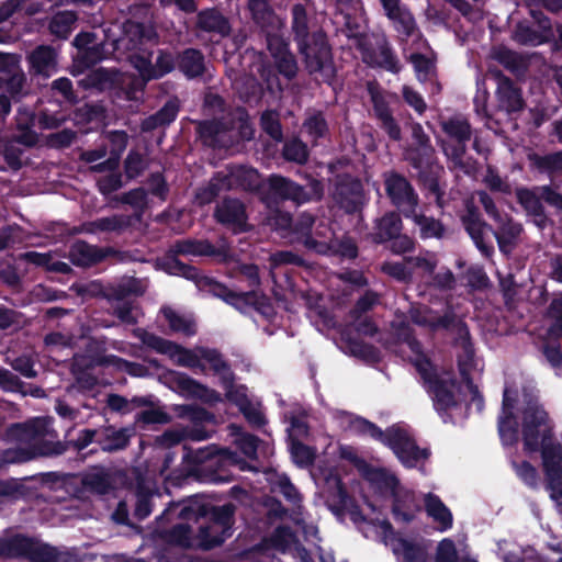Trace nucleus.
I'll use <instances>...</instances> for the list:
<instances>
[{"instance_id":"f257e3e1","label":"nucleus","mask_w":562,"mask_h":562,"mask_svg":"<svg viewBox=\"0 0 562 562\" xmlns=\"http://www.w3.org/2000/svg\"><path fill=\"white\" fill-rule=\"evenodd\" d=\"M218 255L220 250L207 239L182 238L175 240L165 254L157 258L156 267L167 274L182 277L194 282L198 289L210 292L241 313L252 308L266 317L271 316L273 306L265 293L255 290L235 292L224 283L201 274L199 268L179 259L181 256L214 257Z\"/></svg>"},{"instance_id":"f03ea898","label":"nucleus","mask_w":562,"mask_h":562,"mask_svg":"<svg viewBox=\"0 0 562 562\" xmlns=\"http://www.w3.org/2000/svg\"><path fill=\"white\" fill-rule=\"evenodd\" d=\"M42 432L34 422L13 423L4 431V439L10 442L32 443L29 448L7 449L2 459L8 463H22L36 457L59 456L65 452L60 442L40 439Z\"/></svg>"},{"instance_id":"7ed1b4c3","label":"nucleus","mask_w":562,"mask_h":562,"mask_svg":"<svg viewBox=\"0 0 562 562\" xmlns=\"http://www.w3.org/2000/svg\"><path fill=\"white\" fill-rule=\"evenodd\" d=\"M366 427L364 436L390 448L405 468L413 469L419 461L426 460L430 456L428 449L420 448L411 434L398 425H392L382 430L376 424L370 422V424H366Z\"/></svg>"},{"instance_id":"20e7f679","label":"nucleus","mask_w":562,"mask_h":562,"mask_svg":"<svg viewBox=\"0 0 562 562\" xmlns=\"http://www.w3.org/2000/svg\"><path fill=\"white\" fill-rule=\"evenodd\" d=\"M297 53L308 75H319L322 81L331 85L336 77L333 47L327 33L313 32L312 35L295 44Z\"/></svg>"},{"instance_id":"39448f33","label":"nucleus","mask_w":562,"mask_h":562,"mask_svg":"<svg viewBox=\"0 0 562 562\" xmlns=\"http://www.w3.org/2000/svg\"><path fill=\"white\" fill-rule=\"evenodd\" d=\"M355 47L361 55V60L369 68L382 69L397 75L402 71L401 60L385 35L369 36L366 33H351Z\"/></svg>"},{"instance_id":"423d86ee","label":"nucleus","mask_w":562,"mask_h":562,"mask_svg":"<svg viewBox=\"0 0 562 562\" xmlns=\"http://www.w3.org/2000/svg\"><path fill=\"white\" fill-rule=\"evenodd\" d=\"M323 196V182L312 176H307L306 186L277 173L270 175L267 180V199L274 202L291 201L295 205H303L318 202Z\"/></svg>"},{"instance_id":"0eeeda50","label":"nucleus","mask_w":562,"mask_h":562,"mask_svg":"<svg viewBox=\"0 0 562 562\" xmlns=\"http://www.w3.org/2000/svg\"><path fill=\"white\" fill-rule=\"evenodd\" d=\"M554 425L548 412L537 402H528L521 411V439L526 453H536L554 439Z\"/></svg>"},{"instance_id":"6e6552de","label":"nucleus","mask_w":562,"mask_h":562,"mask_svg":"<svg viewBox=\"0 0 562 562\" xmlns=\"http://www.w3.org/2000/svg\"><path fill=\"white\" fill-rule=\"evenodd\" d=\"M157 41L158 34L153 26L128 19L122 24V33L113 42V48L133 67L134 57L146 56Z\"/></svg>"},{"instance_id":"1a4fd4ad","label":"nucleus","mask_w":562,"mask_h":562,"mask_svg":"<svg viewBox=\"0 0 562 562\" xmlns=\"http://www.w3.org/2000/svg\"><path fill=\"white\" fill-rule=\"evenodd\" d=\"M403 228L401 213L390 211L374 221L369 238L374 245L389 244L387 248L395 255L407 254L415 249V240Z\"/></svg>"},{"instance_id":"9d476101","label":"nucleus","mask_w":562,"mask_h":562,"mask_svg":"<svg viewBox=\"0 0 562 562\" xmlns=\"http://www.w3.org/2000/svg\"><path fill=\"white\" fill-rule=\"evenodd\" d=\"M440 127L446 139L441 142V148L453 167L467 171L464 156L468 143L472 138V126L469 120L462 115H453L440 121Z\"/></svg>"},{"instance_id":"9b49d317","label":"nucleus","mask_w":562,"mask_h":562,"mask_svg":"<svg viewBox=\"0 0 562 562\" xmlns=\"http://www.w3.org/2000/svg\"><path fill=\"white\" fill-rule=\"evenodd\" d=\"M417 372L422 376L425 387L432 398L434 407L440 416L459 406L453 392L457 384L454 379H441L435 366L425 359L417 363Z\"/></svg>"},{"instance_id":"f8f14e48","label":"nucleus","mask_w":562,"mask_h":562,"mask_svg":"<svg viewBox=\"0 0 562 562\" xmlns=\"http://www.w3.org/2000/svg\"><path fill=\"white\" fill-rule=\"evenodd\" d=\"M384 190L390 202L405 217L417 209L419 196L409 180L402 173L391 170L383 173Z\"/></svg>"},{"instance_id":"ddd939ff","label":"nucleus","mask_w":562,"mask_h":562,"mask_svg":"<svg viewBox=\"0 0 562 562\" xmlns=\"http://www.w3.org/2000/svg\"><path fill=\"white\" fill-rule=\"evenodd\" d=\"M154 47L146 56H135L133 68L138 72L139 78L145 82L158 80L177 69V53L166 48L157 49L155 63H153Z\"/></svg>"},{"instance_id":"4468645a","label":"nucleus","mask_w":562,"mask_h":562,"mask_svg":"<svg viewBox=\"0 0 562 562\" xmlns=\"http://www.w3.org/2000/svg\"><path fill=\"white\" fill-rule=\"evenodd\" d=\"M538 452H541L547 488L551 498L558 501L562 498V445L551 439Z\"/></svg>"},{"instance_id":"2eb2a0df","label":"nucleus","mask_w":562,"mask_h":562,"mask_svg":"<svg viewBox=\"0 0 562 562\" xmlns=\"http://www.w3.org/2000/svg\"><path fill=\"white\" fill-rule=\"evenodd\" d=\"M136 336L146 347L155 350L158 353L168 355L170 357L178 355L179 358L177 363L179 366L189 368L200 367L199 357L192 350L187 349L177 342L165 339L145 329H137Z\"/></svg>"},{"instance_id":"dca6fc26","label":"nucleus","mask_w":562,"mask_h":562,"mask_svg":"<svg viewBox=\"0 0 562 562\" xmlns=\"http://www.w3.org/2000/svg\"><path fill=\"white\" fill-rule=\"evenodd\" d=\"M461 222L481 254L485 257L492 256L494 246L491 241L485 240V231H492V225L482 218L479 209L473 203L467 204L465 214L461 216Z\"/></svg>"},{"instance_id":"f3484780","label":"nucleus","mask_w":562,"mask_h":562,"mask_svg":"<svg viewBox=\"0 0 562 562\" xmlns=\"http://www.w3.org/2000/svg\"><path fill=\"white\" fill-rule=\"evenodd\" d=\"M488 75L496 81V98L498 108L507 113L518 112L524 109L525 102L521 90L514 81L497 68H490Z\"/></svg>"},{"instance_id":"a211bd4d","label":"nucleus","mask_w":562,"mask_h":562,"mask_svg":"<svg viewBox=\"0 0 562 562\" xmlns=\"http://www.w3.org/2000/svg\"><path fill=\"white\" fill-rule=\"evenodd\" d=\"M117 254L119 250L113 247H99L86 240L78 239L70 245L68 258L70 262L77 267L89 268Z\"/></svg>"},{"instance_id":"6ab92c4d","label":"nucleus","mask_w":562,"mask_h":562,"mask_svg":"<svg viewBox=\"0 0 562 562\" xmlns=\"http://www.w3.org/2000/svg\"><path fill=\"white\" fill-rule=\"evenodd\" d=\"M363 187L361 181L350 173L336 176L334 195L339 205L349 214L359 210Z\"/></svg>"},{"instance_id":"aec40b11","label":"nucleus","mask_w":562,"mask_h":562,"mask_svg":"<svg viewBox=\"0 0 562 562\" xmlns=\"http://www.w3.org/2000/svg\"><path fill=\"white\" fill-rule=\"evenodd\" d=\"M268 49L273 59V64L268 66L274 68L288 81L293 80L297 76L299 67L289 45L279 37H268Z\"/></svg>"},{"instance_id":"412c9836","label":"nucleus","mask_w":562,"mask_h":562,"mask_svg":"<svg viewBox=\"0 0 562 562\" xmlns=\"http://www.w3.org/2000/svg\"><path fill=\"white\" fill-rule=\"evenodd\" d=\"M194 27L198 32L225 38L231 36L232 24L229 19L216 8H205L196 12Z\"/></svg>"},{"instance_id":"4be33fe9","label":"nucleus","mask_w":562,"mask_h":562,"mask_svg":"<svg viewBox=\"0 0 562 562\" xmlns=\"http://www.w3.org/2000/svg\"><path fill=\"white\" fill-rule=\"evenodd\" d=\"M370 99L373 109V115L378 121L379 127L387 135L393 142L402 139V130L398 122L393 116V112L385 97L379 92L369 90Z\"/></svg>"},{"instance_id":"5701e85b","label":"nucleus","mask_w":562,"mask_h":562,"mask_svg":"<svg viewBox=\"0 0 562 562\" xmlns=\"http://www.w3.org/2000/svg\"><path fill=\"white\" fill-rule=\"evenodd\" d=\"M290 16V35L294 44L310 37L313 32L324 31L315 15L302 3H294L291 7Z\"/></svg>"},{"instance_id":"b1692460","label":"nucleus","mask_w":562,"mask_h":562,"mask_svg":"<svg viewBox=\"0 0 562 562\" xmlns=\"http://www.w3.org/2000/svg\"><path fill=\"white\" fill-rule=\"evenodd\" d=\"M196 134L204 146L213 149L228 148L233 144L231 130L218 120L199 122Z\"/></svg>"},{"instance_id":"393cba45","label":"nucleus","mask_w":562,"mask_h":562,"mask_svg":"<svg viewBox=\"0 0 562 562\" xmlns=\"http://www.w3.org/2000/svg\"><path fill=\"white\" fill-rule=\"evenodd\" d=\"M381 7L385 16L392 22L394 30L405 40H408L418 31L415 16L407 5L402 3V0L382 3Z\"/></svg>"},{"instance_id":"a878e982","label":"nucleus","mask_w":562,"mask_h":562,"mask_svg":"<svg viewBox=\"0 0 562 562\" xmlns=\"http://www.w3.org/2000/svg\"><path fill=\"white\" fill-rule=\"evenodd\" d=\"M224 450L215 445H210L199 449H186L182 460L191 465V472L199 473L203 470H213L221 467Z\"/></svg>"},{"instance_id":"bb28decb","label":"nucleus","mask_w":562,"mask_h":562,"mask_svg":"<svg viewBox=\"0 0 562 562\" xmlns=\"http://www.w3.org/2000/svg\"><path fill=\"white\" fill-rule=\"evenodd\" d=\"M172 382L177 389L186 396L198 398L210 404L221 401V394L218 392L200 383L187 373L175 372Z\"/></svg>"},{"instance_id":"cd10ccee","label":"nucleus","mask_w":562,"mask_h":562,"mask_svg":"<svg viewBox=\"0 0 562 562\" xmlns=\"http://www.w3.org/2000/svg\"><path fill=\"white\" fill-rule=\"evenodd\" d=\"M214 218L224 226L243 231L247 221L245 205L238 199L225 198L222 203L215 207Z\"/></svg>"},{"instance_id":"c85d7f7f","label":"nucleus","mask_w":562,"mask_h":562,"mask_svg":"<svg viewBox=\"0 0 562 562\" xmlns=\"http://www.w3.org/2000/svg\"><path fill=\"white\" fill-rule=\"evenodd\" d=\"M235 513L236 505L231 502L223 505H201L199 507V514L206 519L205 524L215 525L221 532L233 530Z\"/></svg>"},{"instance_id":"c756f323","label":"nucleus","mask_w":562,"mask_h":562,"mask_svg":"<svg viewBox=\"0 0 562 562\" xmlns=\"http://www.w3.org/2000/svg\"><path fill=\"white\" fill-rule=\"evenodd\" d=\"M177 69L188 79L201 78L206 71L205 56L201 49L188 47L177 53Z\"/></svg>"},{"instance_id":"7c9ffc66","label":"nucleus","mask_w":562,"mask_h":562,"mask_svg":"<svg viewBox=\"0 0 562 562\" xmlns=\"http://www.w3.org/2000/svg\"><path fill=\"white\" fill-rule=\"evenodd\" d=\"M133 429L123 427L115 428L112 425L98 428L97 445L104 452H116L128 447Z\"/></svg>"},{"instance_id":"2f4dec72","label":"nucleus","mask_w":562,"mask_h":562,"mask_svg":"<svg viewBox=\"0 0 562 562\" xmlns=\"http://www.w3.org/2000/svg\"><path fill=\"white\" fill-rule=\"evenodd\" d=\"M495 224L497 227H492V231L490 232L494 235L499 251L507 254L515 246L516 239L522 232V226L521 224L515 222L513 217L507 213H504L501 216V220H496Z\"/></svg>"},{"instance_id":"473e14b6","label":"nucleus","mask_w":562,"mask_h":562,"mask_svg":"<svg viewBox=\"0 0 562 562\" xmlns=\"http://www.w3.org/2000/svg\"><path fill=\"white\" fill-rule=\"evenodd\" d=\"M247 10L250 19L268 37L277 27L278 16L268 0H248Z\"/></svg>"},{"instance_id":"72a5a7b5","label":"nucleus","mask_w":562,"mask_h":562,"mask_svg":"<svg viewBox=\"0 0 562 562\" xmlns=\"http://www.w3.org/2000/svg\"><path fill=\"white\" fill-rule=\"evenodd\" d=\"M27 61L31 72L49 77L57 67L56 49L49 45H40L27 55Z\"/></svg>"},{"instance_id":"f704fd0d","label":"nucleus","mask_w":562,"mask_h":562,"mask_svg":"<svg viewBox=\"0 0 562 562\" xmlns=\"http://www.w3.org/2000/svg\"><path fill=\"white\" fill-rule=\"evenodd\" d=\"M418 183L427 194L435 198L437 206L442 209L445 206L443 195L445 191L440 188L439 178L443 171L442 168L434 162L425 168L416 169Z\"/></svg>"},{"instance_id":"c9c22d12","label":"nucleus","mask_w":562,"mask_h":562,"mask_svg":"<svg viewBox=\"0 0 562 562\" xmlns=\"http://www.w3.org/2000/svg\"><path fill=\"white\" fill-rule=\"evenodd\" d=\"M424 506L428 517L438 524L439 531L445 532L452 528V513L438 495L431 492L425 494Z\"/></svg>"},{"instance_id":"e433bc0d","label":"nucleus","mask_w":562,"mask_h":562,"mask_svg":"<svg viewBox=\"0 0 562 562\" xmlns=\"http://www.w3.org/2000/svg\"><path fill=\"white\" fill-rule=\"evenodd\" d=\"M179 111V99L177 97L168 99L156 113L147 116L142 122V131L153 132L159 127L169 126L172 122L176 121Z\"/></svg>"},{"instance_id":"4c0bfd02","label":"nucleus","mask_w":562,"mask_h":562,"mask_svg":"<svg viewBox=\"0 0 562 562\" xmlns=\"http://www.w3.org/2000/svg\"><path fill=\"white\" fill-rule=\"evenodd\" d=\"M233 188V175L216 172L209 183L195 193V200L200 205H206L215 201L221 192L228 191Z\"/></svg>"},{"instance_id":"58836bf2","label":"nucleus","mask_w":562,"mask_h":562,"mask_svg":"<svg viewBox=\"0 0 562 562\" xmlns=\"http://www.w3.org/2000/svg\"><path fill=\"white\" fill-rule=\"evenodd\" d=\"M405 218L412 220L415 226L418 228L419 238L426 239H442L446 236L447 229L445 224L434 216H428L424 213H417V209L413 211V214H408Z\"/></svg>"},{"instance_id":"ea45409f","label":"nucleus","mask_w":562,"mask_h":562,"mask_svg":"<svg viewBox=\"0 0 562 562\" xmlns=\"http://www.w3.org/2000/svg\"><path fill=\"white\" fill-rule=\"evenodd\" d=\"M529 167L540 175L548 176L551 180L562 175V150L540 155L537 153L528 154Z\"/></svg>"},{"instance_id":"a19ab883","label":"nucleus","mask_w":562,"mask_h":562,"mask_svg":"<svg viewBox=\"0 0 562 562\" xmlns=\"http://www.w3.org/2000/svg\"><path fill=\"white\" fill-rule=\"evenodd\" d=\"M116 77L117 70L99 67L78 80V86L85 90L94 89L102 92L114 87Z\"/></svg>"},{"instance_id":"79ce46f5","label":"nucleus","mask_w":562,"mask_h":562,"mask_svg":"<svg viewBox=\"0 0 562 562\" xmlns=\"http://www.w3.org/2000/svg\"><path fill=\"white\" fill-rule=\"evenodd\" d=\"M516 199L528 215L539 218V225L546 222L547 214L542 204L541 192L536 193L535 190L529 188H518Z\"/></svg>"},{"instance_id":"37998d69","label":"nucleus","mask_w":562,"mask_h":562,"mask_svg":"<svg viewBox=\"0 0 562 562\" xmlns=\"http://www.w3.org/2000/svg\"><path fill=\"white\" fill-rule=\"evenodd\" d=\"M31 562H78L75 554L66 551H59L56 547L43 543L34 539Z\"/></svg>"},{"instance_id":"c03bdc74","label":"nucleus","mask_w":562,"mask_h":562,"mask_svg":"<svg viewBox=\"0 0 562 562\" xmlns=\"http://www.w3.org/2000/svg\"><path fill=\"white\" fill-rule=\"evenodd\" d=\"M422 510V506L409 493L395 495L392 504V514L396 521L409 524L416 518V514Z\"/></svg>"},{"instance_id":"a18cd8bd","label":"nucleus","mask_w":562,"mask_h":562,"mask_svg":"<svg viewBox=\"0 0 562 562\" xmlns=\"http://www.w3.org/2000/svg\"><path fill=\"white\" fill-rule=\"evenodd\" d=\"M393 553L402 557L403 562H426L428 557L424 546L403 537L395 539Z\"/></svg>"},{"instance_id":"49530a36","label":"nucleus","mask_w":562,"mask_h":562,"mask_svg":"<svg viewBox=\"0 0 562 562\" xmlns=\"http://www.w3.org/2000/svg\"><path fill=\"white\" fill-rule=\"evenodd\" d=\"M330 498L333 499L334 503L331 506V510L335 514H344L348 506L352 505V508L350 509V515L352 519L357 520L358 516L361 519H364L359 506L355 504V501L350 497L341 479H337L336 486L334 492L330 494Z\"/></svg>"},{"instance_id":"de8ad7c7","label":"nucleus","mask_w":562,"mask_h":562,"mask_svg":"<svg viewBox=\"0 0 562 562\" xmlns=\"http://www.w3.org/2000/svg\"><path fill=\"white\" fill-rule=\"evenodd\" d=\"M34 538L15 535L10 539H0V557L16 555L30 561Z\"/></svg>"},{"instance_id":"09e8293b","label":"nucleus","mask_w":562,"mask_h":562,"mask_svg":"<svg viewBox=\"0 0 562 562\" xmlns=\"http://www.w3.org/2000/svg\"><path fill=\"white\" fill-rule=\"evenodd\" d=\"M302 128L314 144L329 135L328 122L324 112L319 110L307 113L303 121Z\"/></svg>"},{"instance_id":"8fccbe9b","label":"nucleus","mask_w":562,"mask_h":562,"mask_svg":"<svg viewBox=\"0 0 562 562\" xmlns=\"http://www.w3.org/2000/svg\"><path fill=\"white\" fill-rule=\"evenodd\" d=\"M232 535L233 530L221 532V529L216 528L215 525L203 524L198 530V546L206 551L212 550L222 546Z\"/></svg>"},{"instance_id":"3c124183","label":"nucleus","mask_w":562,"mask_h":562,"mask_svg":"<svg viewBox=\"0 0 562 562\" xmlns=\"http://www.w3.org/2000/svg\"><path fill=\"white\" fill-rule=\"evenodd\" d=\"M202 504L198 503H171L158 517L157 522L162 524L164 521H170L177 517L182 520L198 519L201 517L199 514V507Z\"/></svg>"},{"instance_id":"603ef678","label":"nucleus","mask_w":562,"mask_h":562,"mask_svg":"<svg viewBox=\"0 0 562 562\" xmlns=\"http://www.w3.org/2000/svg\"><path fill=\"white\" fill-rule=\"evenodd\" d=\"M81 482L86 490L99 495H105L112 488L110 474L103 468H94L85 473Z\"/></svg>"},{"instance_id":"864d4df0","label":"nucleus","mask_w":562,"mask_h":562,"mask_svg":"<svg viewBox=\"0 0 562 562\" xmlns=\"http://www.w3.org/2000/svg\"><path fill=\"white\" fill-rule=\"evenodd\" d=\"M78 16L74 11H59L54 14L48 23V31L59 40H67L72 32Z\"/></svg>"},{"instance_id":"5fc2aeb1","label":"nucleus","mask_w":562,"mask_h":562,"mask_svg":"<svg viewBox=\"0 0 562 562\" xmlns=\"http://www.w3.org/2000/svg\"><path fill=\"white\" fill-rule=\"evenodd\" d=\"M26 85V76L21 66L4 76H0V89H2L14 101L23 97V89Z\"/></svg>"},{"instance_id":"6e6d98bb","label":"nucleus","mask_w":562,"mask_h":562,"mask_svg":"<svg viewBox=\"0 0 562 562\" xmlns=\"http://www.w3.org/2000/svg\"><path fill=\"white\" fill-rule=\"evenodd\" d=\"M222 385L225 390L226 398L238 406L239 411H241L247 404L250 403L247 396V389L245 385H236L235 384V375L233 372H228L227 374H223L221 376Z\"/></svg>"},{"instance_id":"4d7b16f0","label":"nucleus","mask_w":562,"mask_h":562,"mask_svg":"<svg viewBox=\"0 0 562 562\" xmlns=\"http://www.w3.org/2000/svg\"><path fill=\"white\" fill-rule=\"evenodd\" d=\"M32 496L31 488L18 479L0 480V502L25 501Z\"/></svg>"},{"instance_id":"13d9d810","label":"nucleus","mask_w":562,"mask_h":562,"mask_svg":"<svg viewBox=\"0 0 562 562\" xmlns=\"http://www.w3.org/2000/svg\"><path fill=\"white\" fill-rule=\"evenodd\" d=\"M282 157L286 161L305 165L310 158L308 146L299 137L286 139L283 143Z\"/></svg>"},{"instance_id":"bf43d9fd","label":"nucleus","mask_w":562,"mask_h":562,"mask_svg":"<svg viewBox=\"0 0 562 562\" xmlns=\"http://www.w3.org/2000/svg\"><path fill=\"white\" fill-rule=\"evenodd\" d=\"M454 345L462 349V355L458 357L461 362L473 363L475 357V348L472 341L469 326L465 322L460 321L457 324V337L454 338Z\"/></svg>"},{"instance_id":"052dcab7","label":"nucleus","mask_w":562,"mask_h":562,"mask_svg":"<svg viewBox=\"0 0 562 562\" xmlns=\"http://www.w3.org/2000/svg\"><path fill=\"white\" fill-rule=\"evenodd\" d=\"M105 58V44L98 42L94 45L85 48L74 56V63L77 67L88 69L102 61Z\"/></svg>"},{"instance_id":"680f3d73","label":"nucleus","mask_w":562,"mask_h":562,"mask_svg":"<svg viewBox=\"0 0 562 562\" xmlns=\"http://www.w3.org/2000/svg\"><path fill=\"white\" fill-rule=\"evenodd\" d=\"M497 430L504 446L512 447L518 442V423L514 413L498 416Z\"/></svg>"},{"instance_id":"e2e57ef3","label":"nucleus","mask_w":562,"mask_h":562,"mask_svg":"<svg viewBox=\"0 0 562 562\" xmlns=\"http://www.w3.org/2000/svg\"><path fill=\"white\" fill-rule=\"evenodd\" d=\"M240 100L249 106H257L261 103L265 89L260 81L250 77L244 80L238 90Z\"/></svg>"},{"instance_id":"0e129e2a","label":"nucleus","mask_w":562,"mask_h":562,"mask_svg":"<svg viewBox=\"0 0 562 562\" xmlns=\"http://www.w3.org/2000/svg\"><path fill=\"white\" fill-rule=\"evenodd\" d=\"M406 160L416 170L436 162L432 146H411L406 151Z\"/></svg>"},{"instance_id":"69168bd1","label":"nucleus","mask_w":562,"mask_h":562,"mask_svg":"<svg viewBox=\"0 0 562 562\" xmlns=\"http://www.w3.org/2000/svg\"><path fill=\"white\" fill-rule=\"evenodd\" d=\"M162 314L172 331L181 333L188 337L196 334V327L193 321L183 317L170 307L164 308Z\"/></svg>"},{"instance_id":"338daca9","label":"nucleus","mask_w":562,"mask_h":562,"mask_svg":"<svg viewBox=\"0 0 562 562\" xmlns=\"http://www.w3.org/2000/svg\"><path fill=\"white\" fill-rule=\"evenodd\" d=\"M260 78L262 80L261 83L263 86L265 93H269L273 99H280L284 91V87L276 69L268 65H263L260 69Z\"/></svg>"},{"instance_id":"774afa93","label":"nucleus","mask_w":562,"mask_h":562,"mask_svg":"<svg viewBox=\"0 0 562 562\" xmlns=\"http://www.w3.org/2000/svg\"><path fill=\"white\" fill-rule=\"evenodd\" d=\"M260 127L273 140L283 139V130L277 111L266 110L260 116Z\"/></svg>"}]
</instances>
